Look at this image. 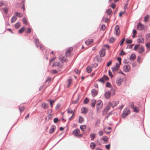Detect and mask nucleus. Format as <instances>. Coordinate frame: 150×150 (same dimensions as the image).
<instances>
[{
    "label": "nucleus",
    "mask_w": 150,
    "mask_h": 150,
    "mask_svg": "<svg viewBox=\"0 0 150 150\" xmlns=\"http://www.w3.org/2000/svg\"><path fill=\"white\" fill-rule=\"evenodd\" d=\"M119 103V101H114L112 103L110 102L108 103V106L107 107V109L109 110L111 107L114 108V107L116 106Z\"/></svg>",
    "instance_id": "nucleus-1"
},
{
    "label": "nucleus",
    "mask_w": 150,
    "mask_h": 150,
    "mask_svg": "<svg viewBox=\"0 0 150 150\" xmlns=\"http://www.w3.org/2000/svg\"><path fill=\"white\" fill-rule=\"evenodd\" d=\"M63 65V62L62 60H60L56 61L54 62L53 64V66H57L60 68H62Z\"/></svg>",
    "instance_id": "nucleus-2"
},
{
    "label": "nucleus",
    "mask_w": 150,
    "mask_h": 150,
    "mask_svg": "<svg viewBox=\"0 0 150 150\" xmlns=\"http://www.w3.org/2000/svg\"><path fill=\"white\" fill-rule=\"evenodd\" d=\"M130 110L128 108H125L122 114V117L123 118H125L130 113Z\"/></svg>",
    "instance_id": "nucleus-3"
},
{
    "label": "nucleus",
    "mask_w": 150,
    "mask_h": 150,
    "mask_svg": "<svg viewBox=\"0 0 150 150\" xmlns=\"http://www.w3.org/2000/svg\"><path fill=\"white\" fill-rule=\"evenodd\" d=\"M73 134L75 136L78 137H81L83 136V135L82 134H80V131L78 129H76L74 130L73 132Z\"/></svg>",
    "instance_id": "nucleus-4"
},
{
    "label": "nucleus",
    "mask_w": 150,
    "mask_h": 150,
    "mask_svg": "<svg viewBox=\"0 0 150 150\" xmlns=\"http://www.w3.org/2000/svg\"><path fill=\"white\" fill-rule=\"evenodd\" d=\"M73 48L69 47L67 48L65 53V55L66 57H69L71 54V52L73 50Z\"/></svg>",
    "instance_id": "nucleus-5"
},
{
    "label": "nucleus",
    "mask_w": 150,
    "mask_h": 150,
    "mask_svg": "<svg viewBox=\"0 0 150 150\" xmlns=\"http://www.w3.org/2000/svg\"><path fill=\"white\" fill-rule=\"evenodd\" d=\"M130 66L128 64L125 65L123 68V70L125 72L129 71L130 70Z\"/></svg>",
    "instance_id": "nucleus-6"
},
{
    "label": "nucleus",
    "mask_w": 150,
    "mask_h": 150,
    "mask_svg": "<svg viewBox=\"0 0 150 150\" xmlns=\"http://www.w3.org/2000/svg\"><path fill=\"white\" fill-rule=\"evenodd\" d=\"M144 26L140 23H139L137 26V29L139 30H142L143 29Z\"/></svg>",
    "instance_id": "nucleus-7"
},
{
    "label": "nucleus",
    "mask_w": 150,
    "mask_h": 150,
    "mask_svg": "<svg viewBox=\"0 0 150 150\" xmlns=\"http://www.w3.org/2000/svg\"><path fill=\"white\" fill-rule=\"evenodd\" d=\"M104 95L105 97L106 98L108 99L110 98V97L111 93L109 91H108L105 93Z\"/></svg>",
    "instance_id": "nucleus-8"
},
{
    "label": "nucleus",
    "mask_w": 150,
    "mask_h": 150,
    "mask_svg": "<svg viewBox=\"0 0 150 150\" xmlns=\"http://www.w3.org/2000/svg\"><path fill=\"white\" fill-rule=\"evenodd\" d=\"M123 81L122 78H118L116 81V83L118 86L121 85V83Z\"/></svg>",
    "instance_id": "nucleus-9"
},
{
    "label": "nucleus",
    "mask_w": 150,
    "mask_h": 150,
    "mask_svg": "<svg viewBox=\"0 0 150 150\" xmlns=\"http://www.w3.org/2000/svg\"><path fill=\"white\" fill-rule=\"evenodd\" d=\"M105 50L104 49H102L100 52V57H103L105 54Z\"/></svg>",
    "instance_id": "nucleus-10"
},
{
    "label": "nucleus",
    "mask_w": 150,
    "mask_h": 150,
    "mask_svg": "<svg viewBox=\"0 0 150 150\" xmlns=\"http://www.w3.org/2000/svg\"><path fill=\"white\" fill-rule=\"evenodd\" d=\"M93 39H89L86 40L85 42L86 44L87 45H90L93 43Z\"/></svg>",
    "instance_id": "nucleus-11"
},
{
    "label": "nucleus",
    "mask_w": 150,
    "mask_h": 150,
    "mask_svg": "<svg viewBox=\"0 0 150 150\" xmlns=\"http://www.w3.org/2000/svg\"><path fill=\"white\" fill-rule=\"evenodd\" d=\"M115 30L116 32V35H119L120 34V30L118 25H117L115 27Z\"/></svg>",
    "instance_id": "nucleus-12"
},
{
    "label": "nucleus",
    "mask_w": 150,
    "mask_h": 150,
    "mask_svg": "<svg viewBox=\"0 0 150 150\" xmlns=\"http://www.w3.org/2000/svg\"><path fill=\"white\" fill-rule=\"evenodd\" d=\"M41 106L42 107L45 109H47L49 107L48 105L45 103H42L41 104Z\"/></svg>",
    "instance_id": "nucleus-13"
},
{
    "label": "nucleus",
    "mask_w": 150,
    "mask_h": 150,
    "mask_svg": "<svg viewBox=\"0 0 150 150\" xmlns=\"http://www.w3.org/2000/svg\"><path fill=\"white\" fill-rule=\"evenodd\" d=\"M144 47L142 46H141L139 48L138 52L140 53H142L144 52Z\"/></svg>",
    "instance_id": "nucleus-14"
},
{
    "label": "nucleus",
    "mask_w": 150,
    "mask_h": 150,
    "mask_svg": "<svg viewBox=\"0 0 150 150\" xmlns=\"http://www.w3.org/2000/svg\"><path fill=\"white\" fill-rule=\"evenodd\" d=\"M91 93L93 96L94 97L96 96L98 93L97 91L95 89H93L91 90Z\"/></svg>",
    "instance_id": "nucleus-15"
},
{
    "label": "nucleus",
    "mask_w": 150,
    "mask_h": 150,
    "mask_svg": "<svg viewBox=\"0 0 150 150\" xmlns=\"http://www.w3.org/2000/svg\"><path fill=\"white\" fill-rule=\"evenodd\" d=\"M137 42L139 43H144V39L142 37H140L137 40Z\"/></svg>",
    "instance_id": "nucleus-16"
},
{
    "label": "nucleus",
    "mask_w": 150,
    "mask_h": 150,
    "mask_svg": "<svg viewBox=\"0 0 150 150\" xmlns=\"http://www.w3.org/2000/svg\"><path fill=\"white\" fill-rule=\"evenodd\" d=\"M34 42L36 46L37 47H38L40 46V43L39 40L38 39L36 38L34 39Z\"/></svg>",
    "instance_id": "nucleus-17"
},
{
    "label": "nucleus",
    "mask_w": 150,
    "mask_h": 150,
    "mask_svg": "<svg viewBox=\"0 0 150 150\" xmlns=\"http://www.w3.org/2000/svg\"><path fill=\"white\" fill-rule=\"evenodd\" d=\"M88 112L87 108L85 107H83L81 109V112L82 113L84 114Z\"/></svg>",
    "instance_id": "nucleus-18"
},
{
    "label": "nucleus",
    "mask_w": 150,
    "mask_h": 150,
    "mask_svg": "<svg viewBox=\"0 0 150 150\" xmlns=\"http://www.w3.org/2000/svg\"><path fill=\"white\" fill-rule=\"evenodd\" d=\"M80 129L83 131H84L86 130V126L85 125H81L80 127Z\"/></svg>",
    "instance_id": "nucleus-19"
},
{
    "label": "nucleus",
    "mask_w": 150,
    "mask_h": 150,
    "mask_svg": "<svg viewBox=\"0 0 150 150\" xmlns=\"http://www.w3.org/2000/svg\"><path fill=\"white\" fill-rule=\"evenodd\" d=\"M96 101L94 99L92 100L91 101V105L92 107H94L95 105V104H96Z\"/></svg>",
    "instance_id": "nucleus-20"
},
{
    "label": "nucleus",
    "mask_w": 150,
    "mask_h": 150,
    "mask_svg": "<svg viewBox=\"0 0 150 150\" xmlns=\"http://www.w3.org/2000/svg\"><path fill=\"white\" fill-rule=\"evenodd\" d=\"M136 58V55L134 54H132L130 57V59L131 60H134Z\"/></svg>",
    "instance_id": "nucleus-21"
},
{
    "label": "nucleus",
    "mask_w": 150,
    "mask_h": 150,
    "mask_svg": "<svg viewBox=\"0 0 150 150\" xmlns=\"http://www.w3.org/2000/svg\"><path fill=\"white\" fill-rule=\"evenodd\" d=\"M102 139L103 140L105 143H107V142L108 140V138L107 136H104L103 137Z\"/></svg>",
    "instance_id": "nucleus-22"
},
{
    "label": "nucleus",
    "mask_w": 150,
    "mask_h": 150,
    "mask_svg": "<svg viewBox=\"0 0 150 150\" xmlns=\"http://www.w3.org/2000/svg\"><path fill=\"white\" fill-rule=\"evenodd\" d=\"M96 144L93 142H91L90 144V147L92 149H94L96 147Z\"/></svg>",
    "instance_id": "nucleus-23"
},
{
    "label": "nucleus",
    "mask_w": 150,
    "mask_h": 150,
    "mask_svg": "<svg viewBox=\"0 0 150 150\" xmlns=\"http://www.w3.org/2000/svg\"><path fill=\"white\" fill-rule=\"evenodd\" d=\"M96 134L95 133H91L90 134V136L92 140H93L96 137Z\"/></svg>",
    "instance_id": "nucleus-24"
},
{
    "label": "nucleus",
    "mask_w": 150,
    "mask_h": 150,
    "mask_svg": "<svg viewBox=\"0 0 150 150\" xmlns=\"http://www.w3.org/2000/svg\"><path fill=\"white\" fill-rule=\"evenodd\" d=\"M83 121V118L81 116H79V122L80 123H81Z\"/></svg>",
    "instance_id": "nucleus-25"
},
{
    "label": "nucleus",
    "mask_w": 150,
    "mask_h": 150,
    "mask_svg": "<svg viewBox=\"0 0 150 150\" xmlns=\"http://www.w3.org/2000/svg\"><path fill=\"white\" fill-rule=\"evenodd\" d=\"M112 12V11L110 8H109L106 10V13L108 15H110Z\"/></svg>",
    "instance_id": "nucleus-26"
},
{
    "label": "nucleus",
    "mask_w": 150,
    "mask_h": 150,
    "mask_svg": "<svg viewBox=\"0 0 150 150\" xmlns=\"http://www.w3.org/2000/svg\"><path fill=\"white\" fill-rule=\"evenodd\" d=\"M55 128L54 127H52L49 130V133L50 134H52L54 132Z\"/></svg>",
    "instance_id": "nucleus-27"
},
{
    "label": "nucleus",
    "mask_w": 150,
    "mask_h": 150,
    "mask_svg": "<svg viewBox=\"0 0 150 150\" xmlns=\"http://www.w3.org/2000/svg\"><path fill=\"white\" fill-rule=\"evenodd\" d=\"M103 105L102 102L100 100H98L96 101V106Z\"/></svg>",
    "instance_id": "nucleus-28"
},
{
    "label": "nucleus",
    "mask_w": 150,
    "mask_h": 150,
    "mask_svg": "<svg viewBox=\"0 0 150 150\" xmlns=\"http://www.w3.org/2000/svg\"><path fill=\"white\" fill-rule=\"evenodd\" d=\"M17 18L15 16H13L11 19V22L12 23L14 22L16 20Z\"/></svg>",
    "instance_id": "nucleus-29"
},
{
    "label": "nucleus",
    "mask_w": 150,
    "mask_h": 150,
    "mask_svg": "<svg viewBox=\"0 0 150 150\" xmlns=\"http://www.w3.org/2000/svg\"><path fill=\"white\" fill-rule=\"evenodd\" d=\"M118 67H112V71L113 72L115 73L116 71H117L118 70Z\"/></svg>",
    "instance_id": "nucleus-30"
},
{
    "label": "nucleus",
    "mask_w": 150,
    "mask_h": 150,
    "mask_svg": "<svg viewBox=\"0 0 150 150\" xmlns=\"http://www.w3.org/2000/svg\"><path fill=\"white\" fill-rule=\"evenodd\" d=\"M15 13L16 15L18 17H22L23 16V14L22 13H20L16 12H15Z\"/></svg>",
    "instance_id": "nucleus-31"
},
{
    "label": "nucleus",
    "mask_w": 150,
    "mask_h": 150,
    "mask_svg": "<svg viewBox=\"0 0 150 150\" xmlns=\"http://www.w3.org/2000/svg\"><path fill=\"white\" fill-rule=\"evenodd\" d=\"M132 109L134 111L136 112H138L139 111V108L136 107H134Z\"/></svg>",
    "instance_id": "nucleus-32"
},
{
    "label": "nucleus",
    "mask_w": 150,
    "mask_h": 150,
    "mask_svg": "<svg viewBox=\"0 0 150 150\" xmlns=\"http://www.w3.org/2000/svg\"><path fill=\"white\" fill-rule=\"evenodd\" d=\"M133 35L132 36V37L133 38H134L135 37L136 34H137V31L135 30H133Z\"/></svg>",
    "instance_id": "nucleus-33"
},
{
    "label": "nucleus",
    "mask_w": 150,
    "mask_h": 150,
    "mask_svg": "<svg viewBox=\"0 0 150 150\" xmlns=\"http://www.w3.org/2000/svg\"><path fill=\"white\" fill-rule=\"evenodd\" d=\"M67 113L69 114L71 113L72 114V115H74V112L72 110H71L70 109H67Z\"/></svg>",
    "instance_id": "nucleus-34"
},
{
    "label": "nucleus",
    "mask_w": 150,
    "mask_h": 150,
    "mask_svg": "<svg viewBox=\"0 0 150 150\" xmlns=\"http://www.w3.org/2000/svg\"><path fill=\"white\" fill-rule=\"evenodd\" d=\"M86 70L88 73L91 72L92 70L91 68L89 67H88L86 68Z\"/></svg>",
    "instance_id": "nucleus-35"
},
{
    "label": "nucleus",
    "mask_w": 150,
    "mask_h": 150,
    "mask_svg": "<svg viewBox=\"0 0 150 150\" xmlns=\"http://www.w3.org/2000/svg\"><path fill=\"white\" fill-rule=\"evenodd\" d=\"M20 25L21 24L20 23H17L15 24V27L16 28H18L20 26Z\"/></svg>",
    "instance_id": "nucleus-36"
},
{
    "label": "nucleus",
    "mask_w": 150,
    "mask_h": 150,
    "mask_svg": "<svg viewBox=\"0 0 150 150\" xmlns=\"http://www.w3.org/2000/svg\"><path fill=\"white\" fill-rule=\"evenodd\" d=\"M25 109V107L23 106H20L19 107V109L21 112L24 111Z\"/></svg>",
    "instance_id": "nucleus-37"
},
{
    "label": "nucleus",
    "mask_w": 150,
    "mask_h": 150,
    "mask_svg": "<svg viewBox=\"0 0 150 150\" xmlns=\"http://www.w3.org/2000/svg\"><path fill=\"white\" fill-rule=\"evenodd\" d=\"M139 47L140 46L139 45H137L134 47V49L135 50H138Z\"/></svg>",
    "instance_id": "nucleus-38"
},
{
    "label": "nucleus",
    "mask_w": 150,
    "mask_h": 150,
    "mask_svg": "<svg viewBox=\"0 0 150 150\" xmlns=\"http://www.w3.org/2000/svg\"><path fill=\"white\" fill-rule=\"evenodd\" d=\"M25 28H21L18 31V32L19 33H22L24 31L25 29Z\"/></svg>",
    "instance_id": "nucleus-39"
},
{
    "label": "nucleus",
    "mask_w": 150,
    "mask_h": 150,
    "mask_svg": "<svg viewBox=\"0 0 150 150\" xmlns=\"http://www.w3.org/2000/svg\"><path fill=\"white\" fill-rule=\"evenodd\" d=\"M115 39L113 38H111L109 40V42L110 43H113L115 41Z\"/></svg>",
    "instance_id": "nucleus-40"
},
{
    "label": "nucleus",
    "mask_w": 150,
    "mask_h": 150,
    "mask_svg": "<svg viewBox=\"0 0 150 150\" xmlns=\"http://www.w3.org/2000/svg\"><path fill=\"white\" fill-rule=\"evenodd\" d=\"M96 108L97 110H99L102 107L103 105H98V106H96Z\"/></svg>",
    "instance_id": "nucleus-41"
},
{
    "label": "nucleus",
    "mask_w": 150,
    "mask_h": 150,
    "mask_svg": "<svg viewBox=\"0 0 150 150\" xmlns=\"http://www.w3.org/2000/svg\"><path fill=\"white\" fill-rule=\"evenodd\" d=\"M102 77L105 81H107L109 79V78L105 75H104Z\"/></svg>",
    "instance_id": "nucleus-42"
},
{
    "label": "nucleus",
    "mask_w": 150,
    "mask_h": 150,
    "mask_svg": "<svg viewBox=\"0 0 150 150\" xmlns=\"http://www.w3.org/2000/svg\"><path fill=\"white\" fill-rule=\"evenodd\" d=\"M126 42L127 44H130L132 42V40H131L127 39Z\"/></svg>",
    "instance_id": "nucleus-43"
},
{
    "label": "nucleus",
    "mask_w": 150,
    "mask_h": 150,
    "mask_svg": "<svg viewBox=\"0 0 150 150\" xmlns=\"http://www.w3.org/2000/svg\"><path fill=\"white\" fill-rule=\"evenodd\" d=\"M52 115H51L49 114V115H48L46 117V119L49 120L50 119H51L52 118Z\"/></svg>",
    "instance_id": "nucleus-44"
},
{
    "label": "nucleus",
    "mask_w": 150,
    "mask_h": 150,
    "mask_svg": "<svg viewBox=\"0 0 150 150\" xmlns=\"http://www.w3.org/2000/svg\"><path fill=\"white\" fill-rule=\"evenodd\" d=\"M31 32V29L30 28H28L27 30H26V32L28 33H30Z\"/></svg>",
    "instance_id": "nucleus-45"
},
{
    "label": "nucleus",
    "mask_w": 150,
    "mask_h": 150,
    "mask_svg": "<svg viewBox=\"0 0 150 150\" xmlns=\"http://www.w3.org/2000/svg\"><path fill=\"white\" fill-rule=\"evenodd\" d=\"M23 22L24 24L25 25H27V21H26V20L25 18H23Z\"/></svg>",
    "instance_id": "nucleus-46"
},
{
    "label": "nucleus",
    "mask_w": 150,
    "mask_h": 150,
    "mask_svg": "<svg viewBox=\"0 0 150 150\" xmlns=\"http://www.w3.org/2000/svg\"><path fill=\"white\" fill-rule=\"evenodd\" d=\"M137 61L139 63H141L142 62V58L141 57H138L137 58Z\"/></svg>",
    "instance_id": "nucleus-47"
},
{
    "label": "nucleus",
    "mask_w": 150,
    "mask_h": 150,
    "mask_svg": "<svg viewBox=\"0 0 150 150\" xmlns=\"http://www.w3.org/2000/svg\"><path fill=\"white\" fill-rule=\"evenodd\" d=\"M105 26L104 25H102L101 27V29L103 30H104L105 29Z\"/></svg>",
    "instance_id": "nucleus-48"
},
{
    "label": "nucleus",
    "mask_w": 150,
    "mask_h": 150,
    "mask_svg": "<svg viewBox=\"0 0 150 150\" xmlns=\"http://www.w3.org/2000/svg\"><path fill=\"white\" fill-rule=\"evenodd\" d=\"M126 54V53L123 52V50H122L121 51V52L120 53V55L121 56H123L124 55H125Z\"/></svg>",
    "instance_id": "nucleus-49"
},
{
    "label": "nucleus",
    "mask_w": 150,
    "mask_h": 150,
    "mask_svg": "<svg viewBox=\"0 0 150 150\" xmlns=\"http://www.w3.org/2000/svg\"><path fill=\"white\" fill-rule=\"evenodd\" d=\"M147 40L149 38H150V33H148L145 36Z\"/></svg>",
    "instance_id": "nucleus-50"
},
{
    "label": "nucleus",
    "mask_w": 150,
    "mask_h": 150,
    "mask_svg": "<svg viewBox=\"0 0 150 150\" xmlns=\"http://www.w3.org/2000/svg\"><path fill=\"white\" fill-rule=\"evenodd\" d=\"M89 101V100L88 98H86L84 100V103L85 104H86Z\"/></svg>",
    "instance_id": "nucleus-51"
},
{
    "label": "nucleus",
    "mask_w": 150,
    "mask_h": 150,
    "mask_svg": "<svg viewBox=\"0 0 150 150\" xmlns=\"http://www.w3.org/2000/svg\"><path fill=\"white\" fill-rule=\"evenodd\" d=\"M149 18V16H146L144 17V21L145 22H146L148 20Z\"/></svg>",
    "instance_id": "nucleus-52"
},
{
    "label": "nucleus",
    "mask_w": 150,
    "mask_h": 150,
    "mask_svg": "<svg viewBox=\"0 0 150 150\" xmlns=\"http://www.w3.org/2000/svg\"><path fill=\"white\" fill-rule=\"evenodd\" d=\"M3 10L5 13H7L8 12V8H3Z\"/></svg>",
    "instance_id": "nucleus-53"
},
{
    "label": "nucleus",
    "mask_w": 150,
    "mask_h": 150,
    "mask_svg": "<svg viewBox=\"0 0 150 150\" xmlns=\"http://www.w3.org/2000/svg\"><path fill=\"white\" fill-rule=\"evenodd\" d=\"M125 40V38H123L122 40L120 42V45H122L123 44V43L124 41Z\"/></svg>",
    "instance_id": "nucleus-54"
},
{
    "label": "nucleus",
    "mask_w": 150,
    "mask_h": 150,
    "mask_svg": "<svg viewBox=\"0 0 150 150\" xmlns=\"http://www.w3.org/2000/svg\"><path fill=\"white\" fill-rule=\"evenodd\" d=\"M39 47H40V49L42 50H44L45 49V47H44V46L42 45H40L39 46Z\"/></svg>",
    "instance_id": "nucleus-55"
},
{
    "label": "nucleus",
    "mask_w": 150,
    "mask_h": 150,
    "mask_svg": "<svg viewBox=\"0 0 150 150\" xmlns=\"http://www.w3.org/2000/svg\"><path fill=\"white\" fill-rule=\"evenodd\" d=\"M74 71L77 74H79L80 73V71L77 69H75Z\"/></svg>",
    "instance_id": "nucleus-56"
},
{
    "label": "nucleus",
    "mask_w": 150,
    "mask_h": 150,
    "mask_svg": "<svg viewBox=\"0 0 150 150\" xmlns=\"http://www.w3.org/2000/svg\"><path fill=\"white\" fill-rule=\"evenodd\" d=\"M111 7L114 9L116 7V4H115L112 3L111 5Z\"/></svg>",
    "instance_id": "nucleus-57"
},
{
    "label": "nucleus",
    "mask_w": 150,
    "mask_h": 150,
    "mask_svg": "<svg viewBox=\"0 0 150 150\" xmlns=\"http://www.w3.org/2000/svg\"><path fill=\"white\" fill-rule=\"evenodd\" d=\"M60 60H62V61H64L65 62H67V59L66 57H63L62 59H60Z\"/></svg>",
    "instance_id": "nucleus-58"
},
{
    "label": "nucleus",
    "mask_w": 150,
    "mask_h": 150,
    "mask_svg": "<svg viewBox=\"0 0 150 150\" xmlns=\"http://www.w3.org/2000/svg\"><path fill=\"white\" fill-rule=\"evenodd\" d=\"M146 45L147 48L150 49V43H146Z\"/></svg>",
    "instance_id": "nucleus-59"
},
{
    "label": "nucleus",
    "mask_w": 150,
    "mask_h": 150,
    "mask_svg": "<svg viewBox=\"0 0 150 150\" xmlns=\"http://www.w3.org/2000/svg\"><path fill=\"white\" fill-rule=\"evenodd\" d=\"M112 61H110L107 64V67H109L112 64Z\"/></svg>",
    "instance_id": "nucleus-60"
},
{
    "label": "nucleus",
    "mask_w": 150,
    "mask_h": 150,
    "mask_svg": "<svg viewBox=\"0 0 150 150\" xmlns=\"http://www.w3.org/2000/svg\"><path fill=\"white\" fill-rule=\"evenodd\" d=\"M72 80L71 79H69L68 80V86H69L71 84Z\"/></svg>",
    "instance_id": "nucleus-61"
},
{
    "label": "nucleus",
    "mask_w": 150,
    "mask_h": 150,
    "mask_svg": "<svg viewBox=\"0 0 150 150\" xmlns=\"http://www.w3.org/2000/svg\"><path fill=\"white\" fill-rule=\"evenodd\" d=\"M51 71L54 74H56L57 73V71L55 69L52 70Z\"/></svg>",
    "instance_id": "nucleus-62"
},
{
    "label": "nucleus",
    "mask_w": 150,
    "mask_h": 150,
    "mask_svg": "<svg viewBox=\"0 0 150 150\" xmlns=\"http://www.w3.org/2000/svg\"><path fill=\"white\" fill-rule=\"evenodd\" d=\"M99 81L102 83H104L105 82V81L104 80V79H103V77L100 79L99 80Z\"/></svg>",
    "instance_id": "nucleus-63"
},
{
    "label": "nucleus",
    "mask_w": 150,
    "mask_h": 150,
    "mask_svg": "<svg viewBox=\"0 0 150 150\" xmlns=\"http://www.w3.org/2000/svg\"><path fill=\"white\" fill-rule=\"evenodd\" d=\"M98 134L100 136H101L103 134V132L102 131H100L99 132Z\"/></svg>",
    "instance_id": "nucleus-64"
}]
</instances>
